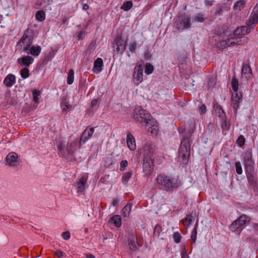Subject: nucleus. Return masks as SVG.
Masks as SVG:
<instances>
[{"label": "nucleus", "instance_id": "obj_1", "mask_svg": "<svg viewBox=\"0 0 258 258\" xmlns=\"http://www.w3.org/2000/svg\"><path fill=\"white\" fill-rule=\"evenodd\" d=\"M134 118L138 122L145 123L146 128L152 136L157 135L159 132L158 123L145 110L140 107L136 108L134 110Z\"/></svg>", "mask_w": 258, "mask_h": 258}, {"label": "nucleus", "instance_id": "obj_2", "mask_svg": "<svg viewBox=\"0 0 258 258\" xmlns=\"http://www.w3.org/2000/svg\"><path fill=\"white\" fill-rule=\"evenodd\" d=\"M159 185L165 188V190H173L182 185V182L178 176H170L165 174H160L156 179Z\"/></svg>", "mask_w": 258, "mask_h": 258}, {"label": "nucleus", "instance_id": "obj_3", "mask_svg": "<svg viewBox=\"0 0 258 258\" xmlns=\"http://www.w3.org/2000/svg\"><path fill=\"white\" fill-rule=\"evenodd\" d=\"M251 15L247 23L248 26H244L237 28L234 31V36H239L248 34L251 31L250 26L258 22V4L254 7Z\"/></svg>", "mask_w": 258, "mask_h": 258}, {"label": "nucleus", "instance_id": "obj_4", "mask_svg": "<svg viewBox=\"0 0 258 258\" xmlns=\"http://www.w3.org/2000/svg\"><path fill=\"white\" fill-rule=\"evenodd\" d=\"M190 153V144L189 138H184L181 140L179 149V158L183 164L186 165L189 160Z\"/></svg>", "mask_w": 258, "mask_h": 258}, {"label": "nucleus", "instance_id": "obj_5", "mask_svg": "<svg viewBox=\"0 0 258 258\" xmlns=\"http://www.w3.org/2000/svg\"><path fill=\"white\" fill-rule=\"evenodd\" d=\"M33 40V33L31 29L27 28L24 31V34L18 42L17 45L22 51H27L30 47Z\"/></svg>", "mask_w": 258, "mask_h": 258}, {"label": "nucleus", "instance_id": "obj_6", "mask_svg": "<svg viewBox=\"0 0 258 258\" xmlns=\"http://www.w3.org/2000/svg\"><path fill=\"white\" fill-rule=\"evenodd\" d=\"M242 40L243 41L247 42L248 39L246 37H231L225 40L218 42L217 46L220 49H223L235 45H241L242 44Z\"/></svg>", "mask_w": 258, "mask_h": 258}, {"label": "nucleus", "instance_id": "obj_7", "mask_svg": "<svg viewBox=\"0 0 258 258\" xmlns=\"http://www.w3.org/2000/svg\"><path fill=\"white\" fill-rule=\"evenodd\" d=\"M175 24L179 30L189 28L190 26L189 16L184 13L179 15L175 21Z\"/></svg>", "mask_w": 258, "mask_h": 258}, {"label": "nucleus", "instance_id": "obj_8", "mask_svg": "<svg viewBox=\"0 0 258 258\" xmlns=\"http://www.w3.org/2000/svg\"><path fill=\"white\" fill-rule=\"evenodd\" d=\"M79 146L80 141L78 142L77 140L68 143L66 146V158L68 160H72L74 159V154L78 149L81 148Z\"/></svg>", "mask_w": 258, "mask_h": 258}, {"label": "nucleus", "instance_id": "obj_9", "mask_svg": "<svg viewBox=\"0 0 258 258\" xmlns=\"http://www.w3.org/2000/svg\"><path fill=\"white\" fill-rule=\"evenodd\" d=\"M134 82L138 85L143 80V67L142 64H137L133 73Z\"/></svg>", "mask_w": 258, "mask_h": 258}, {"label": "nucleus", "instance_id": "obj_10", "mask_svg": "<svg viewBox=\"0 0 258 258\" xmlns=\"http://www.w3.org/2000/svg\"><path fill=\"white\" fill-rule=\"evenodd\" d=\"M143 168L146 175L150 176L152 174L154 168V163L152 158H144Z\"/></svg>", "mask_w": 258, "mask_h": 258}, {"label": "nucleus", "instance_id": "obj_11", "mask_svg": "<svg viewBox=\"0 0 258 258\" xmlns=\"http://www.w3.org/2000/svg\"><path fill=\"white\" fill-rule=\"evenodd\" d=\"M249 218L245 215L241 216L239 218L233 222L230 226V229L232 231H236L238 228L249 221Z\"/></svg>", "mask_w": 258, "mask_h": 258}, {"label": "nucleus", "instance_id": "obj_12", "mask_svg": "<svg viewBox=\"0 0 258 258\" xmlns=\"http://www.w3.org/2000/svg\"><path fill=\"white\" fill-rule=\"evenodd\" d=\"M126 41H124L121 37H116L113 44V47H116V50L117 52L122 53L125 49Z\"/></svg>", "mask_w": 258, "mask_h": 258}, {"label": "nucleus", "instance_id": "obj_13", "mask_svg": "<svg viewBox=\"0 0 258 258\" xmlns=\"http://www.w3.org/2000/svg\"><path fill=\"white\" fill-rule=\"evenodd\" d=\"M94 132L93 127L86 128L83 132L80 138V146L81 147L82 144L85 143L92 136Z\"/></svg>", "mask_w": 258, "mask_h": 258}, {"label": "nucleus", "instance_id": "obj_14", "mask_svg": "<svg viewBox=\"0 0 258 258\" xmlns=\"http://www.w3.org/2000/svg\"><path fill=\"white\" fill-rule=\"evenodd\" d=\"M7 164L10 166H16L19 164L18 157L14 152L8 154L6 159Z\"/></svg>", "mask_w": 258, "mask_h": 258}, {"label": "nucleus", "instance_id": "obj_15", "mask_svg": "<svg viewBox=\"0 0 258 258\" xmlns=\"http://www.w3.org/2000/svg\"><path fill=\"white\" fill-rule=\"evenodd\" d=\"M253 164L251 156L249 154H246L244 157V165L247 173L253 172Z\"/></svg>", "mask_w": 258, "mask_h": 258}, {"label": "nucleus", "instance_id": "obj_16", "mask_svg": "<svg viewBox=\"0 0 258 258\" xmlns=\"http://www.w3.org/2000/svg\"><path fill=\"white\" fill-rule=\"evenodd\" d=\"M242 101V95L237 92L233 94L231 96V105L235 113L239 106L240 102Z\"/></svg>", "mask_w": 258, "mask_h": 258}, {"label": "nucleus", "instance_id": "obj_17", "mask_svg": "<svg viewBox=\"0 0 258 258\" xmlns=\"http://www.w3.org/2000/svg\"><path fill=\"white\" fill-rule=\"evenodd\" d=\"M34 62V58L30 56L26 55L22 57H20L17 59L18 63L20 64L22 66H25V67H28L31 64Z\"/></svg>", "mask_w": 258, "mask_h": 258}, {"label": "nucleus", "instance_id": "obj_18", "mask_svg": "<svg viewBox=\"0 0 258 258\" xmlns=\"http://www.w3.org/2000/svg\"><path fill=\"white\" fill-rule=\"evenodd\" d=\"M241 77L245 80H248L252 77V72L249 65L245 64L243 65L241 70Z\"/></svg>", "mask_w": 258, "mask_h": 258}, {"label": "nucleus", "instance_id": "obj_19", "mask_svg": "<svg viewBox=\"0 0 258 258\" xmlns=\"http://www.w3.org/2000/svg\"><path fill=\"white\" fill-rule=\"evenodd\" d=\"M144 158H147L148 157L152 158V156L154 153V147L150 144H146L144 148Z\"/></svg>", "mask_w": 258, "mask_h": 258}, {"label": "nucleus", "instance_id": "obj_20", "mask_svg": "<svg viewBox=\"0 0 258 258\" xmlns=\"http://www.w3.org/2000/svg\"><path fill=\"white\" fill-rule=\"evenodd\" d=\"M103 66V60L101 58H97L94 62L92 71L94 73L98 74L102 71Z\"/></svg>", "mask_w": 258, "mask_h": 258}, {"label": "nucleus", "instance_id": "obj_21", "mask_svg": "<svg viewBox=\"0 0 258 258\" xmlns=\"http://www.w3.org/2000/svg\"><path fill=\"white\" fill-rule=\"evenodd\" d=\"M41 51V47L39 46H31L29 47L28 50L27 51H24V52L27 54H30L32 56L37 57L39 55Z\"/></svg>", "mask_w": 258, "mask_h": 258}, {"label": "nucleus", "instance_id": "obj_22", "mask_svg": "<svg viewBox=\"0 0 258 258\" xmlns=\"http://www.w3.org/2000/svg\"><path fill=\"white\" fill-rule=\"evenodd\" d=\"M126 143L127 147L131 150H135L136 149V141L133 135L130 133H128L127 135Z\"/></svg>", "mask_w": 258, "mask_h": 258}, {"label": "nucleus", "instance_id": "obj_23", "mask_svg": "<svg viewBox=\"0 0 258 258\" xmlns=\"http://www.w3.org/2000/svg\"><path fill=\"white\" fill-rule=\"evenodd\" d=\"M16 82L15 76L11 74L7 75L4 80V84L7 87H11Z\"/></svg>", "mask_w": 258, "mask_h": 258}, {"label": "nucleus", "instance_id": "obj_24", "mask_svg": "<svg viewBox=\"0 0 258 258\" xmlns=\"http://www.w3.org/2000/svg\"><path fill=\"white\" fill-rule=\"evenodd\" d=\"M87 178L84 176L81 177L77 182L78 192H83L85 189Z\"/></svg>", "mask_w": 258, "mask_h": 258}, {"label": "nucleus", "instance_id": "obj_25", "mask_svg": "<svg viewBox=\"0 0 258 258\" xmlns=\"http://www.w3.org/2000/svg\"><path fill=\"white\" fill-rule=\"evenodd\" d=\"M214 111L216 115L220 118L224 119L225 117V113L221 106L218 103H215L214 105Z\"/></svg>", "mask_w": 258, "mask_h": 258}, {"label": "nucleus", "instance_id": "obj_26", "mask_svg": "<svg viewBox=\"0 0 258 258\" xmlns=\"http://www.w3.org/2000/svg\"><path fill=\"white\" fill-rule=\"evenodd\" d=\"M109 222L113 223L117 227H120L121 225V219L119 215H114L109 220Z\"/></svg>", "mask_w": 258, "mask_h": 258}, {"label": "nucleus", "instance_id": "obj_27", "mask_svg": "<svg viewBox=\"0 0 258 258\" xmlns=\"http://www.w3.org/2000/svg\"><path fill=\"white\" fill-rule=\"evenodd\" d=\"M136 240V238L134 235H131L128 239L130 248L132 250H135L137 248Z\"/></svg>", "mask_w": 258, "mask_h": 258}, {"label": "nucleus", "instance_id": "obj_28", "mask_svg": "<svg viewBox=\"0 0 258 258\" xmlns=\"http://www.w3.org/2000/svg\"><path fill=\"white\" fill-rule=\"evenodd\" d=\"M132 205L131 204H127L126 206H125L121 210L122 215L124 217H127L130 215V212L131 211Z\"/></svg>", "mask_w": 258, "mask_h": 258}, {"label": "nucleus", "instance_id": "obj_29", "mask_svg": "<svg viewBox=\"0 0 258 258\" xmlns=\"http://www.w3.org/2000/svg\"><path fill=\"white\" fill-rule=\"evenodd\" d=\"M245 5V2L243 0H240L234 3L233 9L235 10L240 11Z\"/></svg>", "mask_w": 258, "mask_h": 258}, {"label": "nucleus", "instance_id": "obj_30", "mask_svg": "<svg viewBox=\"0 0 258 258\" xmlns=\"http://www.w3.org/2000/svg\"><path fill=\"white\" fill-rule=\"evenodd\" d=\"M57 147L59 152L62 154L63 156L66 158L67 152L66 148L62 142H58L57 144Z\"/></svg>", "mask_w": 258, "mask_h": 258}, {"label": "nucleus", "instance_id": "obj_31", "mask_svg": "<svg viewBox=\"0 0 258 258\" xmlns=\"http://www.w3.org/2000/svg\"><path fill=\"white\" fill-rule=\"evenodd\" d=\"M35 17L38 21L42 22L45 19V14L43 11H38L36 12Z\"/></svg>", "mask_w": 258, "mask_h": 258}, {"label": "nucleus", "instance_id": "obj_32", "mask_svg": "<svg viewBox=\"0 0 258 258\" xmlns=\"http://www.w3.org/2000/svg\"><path fill=\"white\" fill-rule=\"evenodd\" d=\"M74 72L72 69H71L69 71L68 78H67V83L68 84L71 85L73 84L74 82Z\"/></svg>", "mask_w": 258, "mask_h": 258}, {"label": "nucleus", "instance_id": "obj_33", "mask_svg": "<svg viewBox=\"0 0 258 258\" xmlns=\"http://www.w3.org/2000/svg\"><path fill=\"white\" fill-rule=\"evenodd\" d=\"M133 7V3L131 1L124 2L121 7V9L125 11L130 10Z\"/></svg>", "mask_w": 258, "mask_h": 258}, {"label": "nucleus", "instance_id": "obj_34", "mask_svg": "<svg viewBox=\"0 0 258 258\" xmlns=\"http://www.w3.org/2000/svg\"><path fill=\"white\" fill-rule=\"evenodd\" d=\"M21 76L23 79H26L29 76V70L27 67L23 68L20 73Z\"/></svg>", "mask_w": 258, "mask_h": 258}, {"label": "nucleus", "instance_id": "obj_35", "mask_svg": "<svg viewBox=\"0 0 258 258\" xmlns=\"http://www.w3.org/2000/svg\"><path fill=\"white\" fill-rule=\"evenodd\" d=\"M132 174V171H129L124 173V174L122 177V181L124 184H126L127 181L130 179Z\"/></svg>", "mask_w": 258, "mask_h": 258}, {"label": "nucleus", "instance_id": "obj_36", "mask_svg": "<svg viewBox=\"0 0 258 258\" xmlns=\"http://www.w3.org/2000/svg\"><path fill=\"white\" fill-rule=\"evenodd\" d=\"M232 89L234 92H237L238 88V81L236 78H233L231 82Z\"/></svg>", "mask_w": 258, "mask_h": 258}, {"label": "nucleus", "instance_id": "obj_37", "mask_svg": "<svg viewBox=\"0 0 258 258\" xmlns=\"http://www.w3.org/2000/svg\"><path fill=\"white\" fill-rule=\"evenodd\" d=\"M153 70H154V67H153V65H152L151 63H147L146 64L145 70V72L146 74H147L148 75L151 74V73H152Z\"/></svg>", "mask_w": 258, "mask_h": 258}, {"label": "nucleus", "instance_id": "obj_38", "mask_svg": "<svg viewBox=\"0 0 258 258\" xmlns=\"http://www.w3.org/2000/svg\"><path fill=\"white\" fill-rule=\"evenodd\" d=\"M60 107L63 111H67L71 107V105L68 102L64 101L60 103Z\"/></svg>", "mask_w": 258, "mask_h": 258}, {"label": "nucleus", "instance_id": "obj_39", "mask_svg": "<svg viewBox=\"0 0 258 258\" xmlns=\"http://www.w3.org/2000/svg\"><path fill=\"white\" fill-rule=\"evenodd\" d=\"M194 20L198 22H203L205 20L204 15L198 13L194 16Z\"/></svg>", "mask_w": 258, "mask_h": 258}, {"label": "nucleus", "instance_id": "obj_40", "mask_svg": "<svg viewBox=\"0 0 258 258\" xmlns=\"http://www.w3.org/2000/svg\"><path fill=\"white\" fill-rule=\"evenodd\" d=\"M245 141L244 136L240 135L236 141V143L239 147H241L244 144Z\"/></svg>", "mask_w": 258, "mask_h": 258}, {"label": "nucleus", "instance_id": "obj_41", "mask_svg": "<svg viewBox=\"0 0 258 258\" xmlns=\"http://www.w3.org/2000/svg\"><path fill=\"white\" fill-rule=\"evenodd\" d=\"M235 166L236 173L239 175L241 174L242 173V169L240 162L239 161L236 162L235 163Z\"/></svg>", "mask_w": 258, "mask_h": 258}, {"label": "nucleus", "instance_id": "obj_42", "mask_svg": "<svg viewBox=\"0 0 258 258\" xmlns=\"http://www.w3.org/2000/svg\"><path fill=\"white\" fill-rule=\"evenodd\" d=\"M32 94L34 101L35 103H38L39 101L38 96L40 94V91L37 90H34L33 91Z\"/></svg>", "mask_w": 258, "mask_h": 258}, {"label": "nucleus", "instance_id": "obj_43", "mask_svg": "<svg viewBox=\"0 0 258 258\" xmlns=\"http://www.w3.org/2000/svg\"><path fill=\"white\" fill-rule=\"evenodd\" d=\"M191 217V215H187L186 218H185L182 220V223L184 226H188L189 225H190V224L192 222Z\"/></svg>", "mask_w": 258, "mask_h": 258}, {"label": "nucleus", "instance_id": "obj_44", "mask_svg": "<svg viewBox=\"0 0 258 258\" xmlns=\"http://www.w3.org/2000/svg\"><path fill=\"white\" fill-rule=\"evenodd\" d=\"M230 124L229 121L224 120L222 123V128L223 130L228 131L230 128Z\"/></svg>", "mask_w": 258, "mask_h": 258}, {"label": "nucleus", "instance_id": "obj_45", "mask_svg": "<svg viewBox=\"0 0 258 258\" xmlns=\"http://www.w3.org/2000/svg\"><path fill=\"white\" fill-rule=\"evenodd\" d=\"M173 238L174 241L176 243H178L180 242V241L181 240V236L179 232H176L174 233V234L173 235Z\"/></svg>", "mask_w": 258, "mask_h": 258}, {"label": "nucleus", "instance_id": "obj_46", "mask_svg": "<svg viewBox=\"0 0 258 258\" xmlns=\"http://www.w3.org/2000/svg\"><path fill=\"white\" fill-rule=\"evenodd\" d=\"M197 228H195L192 230V231L191 232V236H190V238L192 241V243H195L196 242V239H197Z\"/></svg>", "mask_w": 258, "mask_h": 258}, {"label": "nucleus", "instance_id": "obj_47", "mask_svg": "<svg viewBox=\"0 0 258 258\" xmlns=\"http://www.w3.org/2000/svg\"><path fill=\"white\" fill-rule=\"evenodd\" d=\"M137 42L136 41L131 42L129 46L130 51L134 53L137 47Z\"/></svg>", "mask_w": 258, "mask_h": 258}, {"label": "nucleus", "instance_id": "obj_48", "mask_svg": "<svg viewBox=\"0 0 258 258\" xmlns=\"http://www.w3.org/2000/svg\"><path fill=\"white\" fill-rule=\"evenodd\" d=\"M128 164L126 160H122L120 163V170L121 171H124L125 168L127 167Z\"/></svg>", "mask_w": 258, "mask_h": 258}, {"label": "nucleus", "instance_id": "obj_49", "mask_svg": "<svg viewBox=\"0 0 258 258\" xmlns=\"http://www.w3.org/2000/svg\"><path fill=\"white\" fill-rule=\"evenodd\" d=\"M247 177L248 181L249 183H253L255 181L254 177L253 176V172H251V173H247Z\"/></svg>", "mask_w": 258, "mask_h": 258}, {"label": "nucleus", "instance_id": "obj_50", "mask_svg": "<svg viewBox=\"0 0 258 258\" xmlns=\"http://www.w3.org/2000/svg\"><path fill=\"white\" fill-rule=\"evenodd\" d=\"M61 236L65 240H68L70 238V233L69 231L62 232Z\"/></svg>", "mask_w": 258, "mask_h": 258}, {"label": "nucleus", "instance_id": "obj_51", "mask_svg": "<svg viewBox=\"0 0 258 258\" xmlns=\"http://www.w3.org/2000/svg\"><path fill=\"white\" fill-rule=\"evenodd\" d=\"M199 111L201 114H204L206 112V106L205 105L203 104L199 108Z\"/></svg>", "mask_w": 258, "mask_h": 258}, {"label": "nucleus", "instance_id": "obj_52", "mask_svg": "<svg viewBox=\"0 0 258 258\" xmlns=\"http://www.w3.org/2000/svg\"><path fill=\"white\" fill-rule=\"evenodd\" d=\"M161 231V226L157 224L155 226L154 228V233H157L159 235Z\"/></svg>", "mask_w": 258, "mask_h": 258}, {"label": "nucleus", "instance_id": "obj_53", "mask_svg": "<svg viewBox=\"0 0 258 258\" xmlns=\"http://www.w3.org/2000/svg\"><path fill=\"white\" fill-rule=\"evenodd\" d=\"M55 255H56L58 257H61L64 256L65 254L61 250H56L55 252Z\"/></svg>", "mask_w": 258, "mask_h": 258}, {"label": "nucleus", "instance_id": "obj_54", "mask_svg": "<svg viewBox=\"0 0 258 258\" xmlns=\"http://www.w3.org/2000/svg\"><path fill=\"white\" fill-rule=\"evenodd\" d=\"M85 35V31H81L78 34V38L79 39H83L84 36Z\"/></svg>", "mask_w": 258, "mask_h": 258}, {"label": "nucleus", "instance_id": "obj_55", "mask_svg": "<svg viewBox=\"0 0 258 258\" xmlns=\"http://www.w3.org/2000/svg\"><path fill=\"white\" fill-rule=\"evenodd\" d=\"M98 104V100L97 99H93L91 102V106L93 107L94 106H96Z\"/></svg>", "mask_w": 258, "mask_h": 258}, {"label": "nucleus", "instance_id": "obj_56", "mask_svg": "<svg viewBox=\"0 0 258 258\" xmlns=\"http://www.w3.org/2000/svg\"><path fill=\"white\" fill-rule=\"evenodd\" d=\"M204 3H205V4L208 6H212L213 4V1H209V0H205Z\"/></svg>", "mask_w": 258, "mask_h": 258}, {"label": "nucleus", "instance_id": "obj_57", "mask_svg": "<svg viewBox=\"0 0 258 258\" xmlns=\"http://www.w3.org/2000/svg\"><path fill=\"white\" fill-rule=\"evenodd\" d=\"M151 54L148 52H146L144 54V57L146 59H150L151 58Z\"/></svg>", "mask_w": 258, "mask_h": 258}, {"label": "nucleus", "instance_id": "obj_58", "mask_svg": "<svg viewBox=\"0 0 258 258\" xmlns=\"http://www.w3.org/2000/svg\"><path fill=\"white\" fill-rule=\"evenodd\" d=\"M118 203H119V200L116 199L113 201L112 204L114 206H116L118 205Z\"/></svg>", "mask_w": 258, "mask_h": 258}, {"label": "nucleus", "instance_id": "obj_59", "mask_svg": "<svg viewBox=\"0 0 258 258\" xmlns=\"http://www.w3.org/2000/svg\"><path fill=\"white\" fill-rule=\"evenodd\" d=\"M89 7L87 4H84L83 5V9L84 10H87L89 9Z\"/></svg>", "mask_w": 258, "mask_h": 258}, {"label": "nucleus", "instance_id": "obj_60", "mask_svg": "<svg viewBox=\"0 0 258 258\" xmlns=\"http://www.w3.org/2000/svg\"><path fill=\"white\" fill-rule=\"evenodd\" d=\"M222 10L221 8H220L219 10L216 13V15H221L222 14Z\"/></svg>", "mask_w": 258, "mask_h": 258}, {"label": "nucleus", "instance_id": "obj_61", "mask_svg": "<svg viewBox=\"0 0 258 258\" xmlns=\"http://www.w3.org/2000/svg\"><path fill=\"white\" fill-rule=\"evenodd\" d=\"M86 258H95V256L91 254H87L86 255Z\"/></svg>", "mask_w": 258, "mask_h": 258}, {"label": "nucleus", "instance_id": "obj_62", "mask_svg": "<svg viewBox=\"0 0 258 258\" xmlns=\"http://www.w3.org/2000/svg\"><path fill=\"white\" fill-rule=\"evenodd\" d=\"M254 228L255 230H256L258 231V224L254 225Z\"/></svg>", "mask_w": 258, "mask_h": 258}, {"label": "nucleus", "instance_id": "obj_63", "mask_svg": "<svg viewBox=\"0 0 258 258\" xmlns=\"http://www.w3.org/2000/svg\"><path fill=\"white\" fill-rule=\"evenodd\" d=\"M67 22V19L66 18H64L62 20V23H66Z\"/></svg>", "mask_w": 258, "mask_h": 258}, {"label": "nucleus", "instance_id": "obj_64", "mask_svg": "<svg viewBox=\"0 0 258 258\" xmlns=\"http://www.w3.org/2000/svg\"><path fill=\"white\" fill-rule=\"evenodd\" d=\"M192 132H193V130H191V131H189V136H191Z\"/></svg>", "mask_w": 258, "mask_h": 258}]
</instances>
